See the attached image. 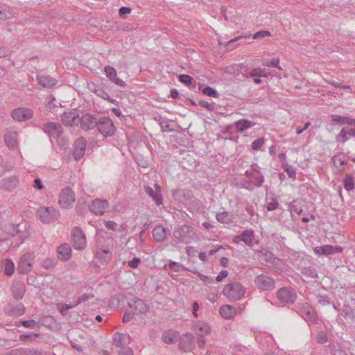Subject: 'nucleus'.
<instances>
[{
	"label": "nucleus",
	"instance_id": "53",
	"mask_svg": "<svg viewBox=\"0 0 355 355\" xmlns=\"http://www.w3.org/2000/svg\"><path fill=\"white\" fill-rule=\"evenodd\" d=\"M228 275L227 270H223L220 272L218 275L216 277L217 282H221L224 278H225Z\"/></svg>",
	"mask_w": 355,
	"mask_h": 355
},
{
	"label": "nucleus",
	"instance_id": "27",
	"mask_svg": "<svg viewBox=\"0 0 355 355\" xmlns=\"http://www.w3.org/2000/svg\"><path fill=\"white\" fill-rule=\"evenodd\" d=\"M153 236L155 241H163L167 236L166 230L163 226L159 225L153 229Z\"/></svg>",
	"mask_w": 355,
	"mask_h": 355
},
{
	"label": "nucleus",
	"instance_id": "28",
	"mask_svg": "<svg viewBox=\"0 0 355 355\" xmlns=\"http://www.w3.org/2000/svg\"><path fill=\"white\" fill-rule=\"evenodd\" d=\"M334 171L336 173H340L344 171V165L345 160L344 157L340 155H335L333 157Z\"/></svg>",
	"mask_w": 355,
	"mask_h": 355
},
{
	"label": "nucleus",
	"instance_id": "37",
	"mask_svg": "<svg viewBox=\"0 0 355 355\" xmlns=\"http://www.w3.org/2000/svg\"><path fill=\"white\" fill-rule=\"evenodd\" d=\"M218 221L223 223H229L231 221V217L227 212H220L216 215Z\"/></svg>",
	"mask_w": 355,
	"mask_h": 355
},
{
	"label": "nucleus",
	"instance_id": "56",
	"mask_svg": "<svg viewBox=\"0 0 355 355\" xmlns=\"http://www.w3.org/2000/svg\"><path fill=\"white\" fill-rule=\"evenodd\" d=\"M186 252L189 256H196L197 250L193 246H189L186 249Z\"/></svg>",
	"mask_w": 355,
	"mask_h": 355
},
{
	"label": "nucleus",
	"instance_id": "9",
	"mask_svg": "<svg viewBox=\"0 0 355 355\" xmlns=\"http://www.w3.org/2000/svg\"><path fill=\"white\" fill-rule=\"evenodd\" d=\"M98 128L101 133L105 137H110L112 135L115 130V126L113 122L110 119H103L98 123Z\"/></svg>",
	"mask_w": 355,
	"mask_h": 355
},
{
	"label": "nucleus",
	"instance_id": "3",
	"mask_svg": "<svg viewBox=\"0 0 355 355\" xmlns=\"http://www.w3.org/2000/svg\"><path fill=\"white\" fill-rule=\"evenodd\" d=\"M35 255L32 250H28L21 253L17 262V271L19 274L26 275L29 273L33 267Z\"/></svg>",
	"mask_w": 355,
	"mask_h": 355
},
{
	"label": "nucleus",
	"instance_id": "58",
	"mask_svg": "<svg viewBox=\"0 0 355 355\" xmlns=\"http://www.w3.org/2000/svg\"><path fill=\"white\" fill-rule=\"evenodd\" d=\"M8 51L5 47H0V58L8 55Z\"/></svg>",
	"mask_w": 355,
	"mask_h": 355
},
{
	"label": "nucleus",
	"instance_id": "57",
	"mask_svg": "<svg viewBox=\"0 0 355 355\" xmlns=\"http://www.w3.org/2000/svg\"><path fill=\"white\" fill-rule=\"evenodd\" d=\"M105 226L109 230H116L117 225L114 221H105Z\"/></svg>",
	"mask_w": 355,
	"mask_h": 355
},
{
	"label": "nucleus",
	"instance_id": "30",
	"mask_svg": "<svg viewBox=\"0 0 355 355\" xmlns=\"http://www.w3.org/2000/svg\"><path fill=\"white\" fill-rule=\"evenodd\" d=\"M15 270V265L11 259H6L4 261V274L6 276H11Z\"/></svg>",
	"mask_w": 355,
	"mask_h": 355
},
{
	"label": "nucleus",
	"instance_id": "45",
	"mask_svg": "<svg viewBox=\"0 0 355 355\" xmlns=\"http://www.w3.org/2000/svg\"><path fill=\"white\" fill-rule=\"evenodd\" d=\"M21 355H41V354L33 349H22L20 352Z\"/></svg>",
	"mask_w": 355,
	"mask_h": 355
},
{
	"label": "nucleus",
	"instance_id": "4",
	"mask_svg": "<svg viewBox=\"0 0 355 355\" xmlns=\"http://www.w3.org/2000/svg\"><path fill=\"white\" fill-rule=\"evenodd\" d=\"M223 293L230 301H237L244 296L245 288L239 282L230 283L223 288Z\"/></svg>",
	"mask_w": 355,
	"mask_h": 355
},
{
	"label": "nucleus",
	"instance_id": "43",
	"mask_svg": "<svg viewBox=\"0 0 355 355\" xmlns=\"http://www.w3.org/2000/svg\"><path fill=\"white\" fill-rule=\"evenodd\" d=\"M263 144H264L263 138L257 139L252 142V148L254 150H257L263 145Z\"/></svg>",
	"mask_w": 355,
	"mask_h": 355
},
{
	"label": "nucleus",
	"instance_id": "25",
	"mask_svg": "<svg viewBox=\"0 0 355 355\" xmlns=\"http://www.w3.org/2000/svg\"><path fill=\"white\" fill-rule=\"evenodd\" d=\"M180 335L178 331H168L164 333L162 340L166 344H173L179 340Z\"/></svg>",
	"mask_w": 355,
	"mask_h": 355
},
{
	"label": "nucleus",
	"instance_id": "51",
	"mask_svg": "<svg viewBox=\"0 0 355 355\" xmlns=\"http://www.w3.org/2000/svg\"><path fill=\"white\" fill-rule=\"evenodd\" d=\"M12 13L10 11L0 10V19H6L11 17Z\"/></svg>",
	"mask_w": 355,
	"mask_h": 355
},
{
	"label": "nucleus",
	"instance_id": "19",
	"mask_svg": "<svg viewBox=\"0 0 355 355\" xmlns=\"http://www.w3.org/2000/svg\"><path fill=\"white\" fill-rule=\"evenodd\" d=\"M104 72L107 76V78L114 84L121 86L124 87L125 86V83L122 79L119 78L117 76V72L116 69L110 66H106L104 68Z\"/></svg>",
	"mask_w": 355,
	"mask_h": 355
},
{
	"label": "nucleus",
	"instance_id": "2",
	"mask_svg": "<svg viewBox=\"0 0 355 355\" xmlns=\"http://www.w3.org/2000/svg\"><path fill=\"white\" fill-rule=\"evenodd\" d=\"M79 122H80L81 128L85 130L93 129L97 125L96 119L91 114L83 115L80 120L79 114L76 110L68 113V124L76 125Z\"/></svg>",
	"mask_w": 355,
	"mask_h": 355
},
{
	"label": "nucleus",
	"instance_id": "1",
	"mask_svg": "<svg viewBox=\"0 0 355 355\" xmlns=\"http://www.w3.org/2000/svg\"><path fill=\"white\" fill-rule=\"evenodd\" d=\"M44 132L48 135L52 144L56 143L64 152L67 150V139L62 126L58 123L49 122L44 124Z\"/></svg>",
	"mask_w": 355,
	"mask_h": 355
},
{
	"label": "nucleus",
	"instance_id": "33",
	"mask_svg": "<svg viewBox=\"0 0 355 355\" xmlns=\"http://www.w3.org/2000/svg\"><path fill=\"white\" fill-rule=\"evenodd\" d=\"M58 259L61 261L67 260V243H62L58 247Z\"/></svg>",
	"mask_w": 355,
	"mask_h": 355
},
{
	"label": "nucleus",
	"instance_id": "46",
	"mask_svg": "<svg viewBox=\"0 0 355 355\" xmlns=\"http://www.w3.org/2000/svg\"><path fill=\"white\" fill-rule=\"evenodd\" d=\"M95 93L98 96L101 97L102 98H103L105 100H107V101H109L110 102H113V101L112 99H110L108 94L106 92H105V91H103V90H102L101 89H98L95 91Z\"/></svg>",
	"mask_w": 355,
	"mask_h": 355
},
{
	"label": "nucleus",
	"instance_id": "64",
	"mask_svg": "<svg viewBox=\"0 0 355 355\" xmlns=\"http://www.w3.org/2000/svg\"><path fill=\"white\" fill-rule=\"evenodd\" d=\"M227 263H228V259H227V258L223 257V258H222V259H220V264H221L222 266H227Z\"/></svg>",
	"mask_w": 355,
	"mask_h": 355
},
{
	"label": "nucleus",
	"instance_id": "12",
	"mask_svg": "<svg viewBox=\"0 0 355 355\" xmlns=\"http://www.w3.org/2000/svg\"><path fill=\"white\" fill-rule=\"evenodd\" d=\"M108 208V202L105 200L96 199L92 201L89 209L96 215L101 216L104 214Z\"/></svg>",
	"mask_w": 355,
	"mask_h": 355
},
{
	"label": "nucleus",
	"instance_id": "29",
	"mask_svg": "<svg viewBox=\"0 0 355 355\" xmlns=\"http://www.w3.org/2000/svg\"><path fill=\"white\" fill-rule=\"evenodd\" d=\"M195 331L199 336H204L209 334L211 329L208 324L199 322L195 325Z\"/></svg>",
	"mask_w": 355,
	"mask_h": 355
},
{
	"label": "nucleus",
	"instance_id": "55",
	"mask_svg": "<svg viewBox=\"0 0 355 355\" xmlns=\"http://www.w3.org/2000/svg\"><path fill=\"white\" fill-rule=\"evenodd\" d=\"M58 309L62 315H67V304H58Z\"/></svg>",
	"mask_w": 355,
	"mask_h": 355
},
{
	"label": "nucleus",
	"instance_id": "26",
	"mask_svg": "<svg viewBox=\"0 0 355 355\" xmlns=\"http://www.w3.org/2000/svg\"><path fill=\"white\" fill-rule=\"evenodd\" d=\"M38 83L44 88H51L55 85L56 80L47 76H38Z\"/></svg>",
	"mask_w": 355,
	"mask_h": 355
},
{
	"label": "nucleus",
	"instance_id": "31",
	"mask_svg": "<svg viewBox=\"0 0 355 355\" xmlns=\"http://www.w3.org/2000/svg\"><path fill=\"white\" fill-rule=\"evenodd\" d=\"M270 73L268 72L264 69L257 67L253 69L250 73L249 76L250 77H263L267 78L268 77Z\"/></svg>",
	"mask_w": 355,
	"mask_h": 355
},
{
	"label": "nucleus",
	"instance_id": "40",
	"mask_svg": "<svg viewBox=\"0 0 355 355\" xmlns=\"http://www.w3.org/2000/svg\"><path fill=\"white\" fill-rule=\"evenodd\" d=\"M179 80L187 85H190L193 83V78L189 75H180Z\"/></svg>",
	"mask_w": 355,
	"mask_h": 355
},
{
	"label": "nucleus",
	"instance_id": "20",
	"mask_svg": "<svg viewBox=\"0 0 355 355\" xmlns=\"http://www.w3.org/2000/svg\"><path fill=\"white\" fill-rule=\"evenodd\" d=\"M25 306L21 303L9 304L5 309V312L10 316H20L25 313Z\"/></svg>",
	"mask_w": 355,
	"mask_h": 355
},
{
	"label": "nucleus",
	"instance_id": "24",
	"mask_svg": "<svg viewBox=\"0 0 355 355\" xmlns=\"http://www.w3.org/2000/svg\"><path fill=\"white\" fill-rule=\"evenodd\" d=\"M332 122L340 125H355V119H350L347 116H343L338 114H331Z\"/></svg>",
	"mask_w": 355,
	"mask_h": 355
},
{
	"label": "nucleus",
	"instance_id": "15",
	"mask_svg": "<svg viewBox=\"0 0 355 355\" xmlns=\"http://www.w3.org/2000/svg\"><path fill=\"white\" fill-rule=\"evenodd\" d=\"M254 282L259 288L263 290H271L275 287L273 279L264 275L257 276Z\"/></svg>",
	"mask_w": 355,
	"mask_h": 355
},
{
	"label": "nucleus",
	"instance_id": "5",
	"mask_svg": "<svg viewBox=\"0 0 355 355\" xmlns=\"http://www.w3.org/2000/svg\"><path fill=\"white\" fill-rule=\"evenodd\" d=\"M37 217L43 223H51L60 217L59 211L53 207H41L36 212Z\"/></svg>",
	"mask_w": 355,
	"mask_h": 355
},
{
	"label": "nucleus",
	"instance_id": "7",
	"mask_svg": "<svg viewBox=\"0 0 355 355\" xmlns=\"http://www.w3.org/2000/svg\"><path fill=\"white\" fill-rule=\"evenodd\" d=\"M33 115V111L26 107H17L12 110L11 116L13 120L19 122L26 121Z\"/></svg>",
	"mask_w": 355,
	"mask_h": 355
},
{
	"label": "nucleus",
	"instance_id": "44",
	"mask_svg": "<svg viewBox=\"0 0 355 355\" xmlns=\"http://www.w3.org/2000/svg\"><path fill=\"white\" fill-rule=\"evenodd\" d=\"M202 93L207 96L216 97L217 96L216 91L210 87H207L204 88L202 90Z\"/></svg>",
	"mask_w": 355,
	"mask_h": 355
},
{
	"label": "nucleus",
	"instance_id": "49",
	"mask_svg": "<svg viewBox=\"0 0 355 355\" xmlns=\"http://www.w3.org/2000/svg\"><path fill=\"white\" fill-rule=\"evenodd\" d=\"M278 202L276 200H272L267 205V209L269 211L275 210L277 208Z\"/></svg>",
	"mask_w": 355,
	"mask_h": 355
},
{
	"label": "nucleus",
	"instance_id": "8",
	"mask_svg": "<svg viewBox=\"0 0 355 355\" xmlns=\"http://www.w3.org/2000/svg\"><path fill=\"white\" fill-rule=\"evenodd\" d=\"M192 234V230L187 225L180 226L173 232L174 236L179 241L184 243L190 242Z\"/></svg>",
	"mask_w": 355,
	"mask_h": 355
},
{
	"label": "nucleus",
	"instance_id": "47",
	"mask_svg": "<svg viewBox=\"0 0 355 355\" xmlns=\"http://www.w3.org/2000/svg\"><path fill=\"white\" fill-rule=\"evenodd\" d=\"M33 187L38 190H42L44 188V184L39 178L34 180Z\"/></svg>",
	"mask_w": 355,
	"mask_h": 355
},
{
	"label": "nucleus",
	"instance_id": "48",
	"mask_svg": "<svg viewBox=\"0 0 355 355\" xmlns=\"http://www.w3.org/2000/svg\"><path fill=\"white\" fill-rule=\"evenodd\" d=\"M140 259L135 257L132 260L128 262L130 267L137 268L140 263Z\"/></svg>",
	"mask_w": 355,
	"mask_h": 355
},
{
	"label": "nucleus",
	"instance_id": "42",
	"mask_svg": "<svg viewBox=\"0 0 355 355\" xmlns=\"http://www.w3.org/2000/svg\"><path fill=\"white\" fill-rule=\"evenodd\" d=\"M348 136L346 128H343L338 134V139L342 143H345L348 140Z\"/></svg>",
	"mask_w": 355,
	"mask_h": 355
},
{
	"label": "nucleus",
	"instance_id": "39",
	"mask_svg": "<svg viewBox=\"0 0 355 355\" xmlns=\"http://www.w3.org/2000/svg\"><path fill=\"white\" fill-rule=\"evenodd\" d=\"M283 168L290 178L293 180L295 179L296 172L293 168L289 166L288 164H283Z\"/></svg>",
	"mask_w": 355,
	"mask_h": 355
},
{
	"label": "nucleus",
	"instance_id": "11",
	"mask_svg": "<svg viewBox=\"0 0 355 355\" xmlns=\"http://www.w3.org/2000/svg\"><path fill=\"white\" fill-rule=\"evenodd\" d=\"M96 258L105 263L111 261L112 257V247L110 244L103 245L98 248L96 252Z\"/></svg>",
	"mask_w": 355,
	"mask_h": 355
},
{
	"label": "nucleus",
	"instance_id": "62",
	"mask_svg": "<svg viewBox=\"0 0 355 355\" xmlns=\"http://www.w3.org/2000/svg\"><path fill=\"white\" fill-rule=\"evenodd\" d=\"M347 135L355 137V128L347 129Z\"/></svg>",
	"mask_w": 355,
	"mask_h": 355
},
{
	"label": "nucleus",
	"instance_id": "21",
	"mask_svg": "<svg viewBox=\"0 0 355 355\" xmlns=\"http://www.w3.org/2000/svg\"><path fill=\"white\" fill-rule=\"evenodd\" d=\"M11 290L13 297L19 300L24 297L26 292V286L22 281H16L12 284Z\"/></svg>",
	"mask_w": 355,
	"mask_h": 355
},
{
	"label": "nucleus",
	"instance_id": "41",
	"mask_svg": "<svg viewBox=\"0 0 355 355\" xmlns=\"http://www.w3.org/2000/svg\"><path fill=\"white\" fill-rule=\"evenodd\" d=\"M269 36H270V33L269 31H262L257 32L254 34H253L252 38L254 40H257V39H261V38H264L266 37H269Z\"/></svg>",
	"mask_w": 355,
	"mask_h": 355
},
{
	"label": "nucleus",
	"instance_id": "32",
	"mask_svg": "<svg viewBox=\"0 0 355 355\" xmlns=\"http://www.w3.org/2000/svg\"><path fill=\"white\" fill-rule=\"evenodd\" d=\"M252 125L251 121L245 119H241L236 121L235 127L239 132H243Z\"/></svg>",
	"mask_w": 355,
	"mask_h": 355
},
{
	"label": "nucleus",
	"instance_id": "17",
	"mask_svg": "<svg viewBox=\"0 0 355 355\" xmlns=\"http://www.w3.org/2000/svg\"><path fill=\"white\" fill-rule=\"evenodd\" d=\"M145 191L152 198L156 205H159L162 204L163 201L160 185L156 184L155 185V190L150 187H146Z\"/></svg>",
	"mask_w": 355,
	"mask_h": 355
},
{
	"label": "nucleus",
	"instance_id": "52",
	"mask_svg": "<svg viewBox=\"0 0 355 355\" xmlns=\"http://www.w3.org/2000/svg\"><path fill=\"white\" fill-rule=\"evenodd\" d=\"M21 323L26 327L33 328L35 326L36 322L33 320H23L21 322Z\"/></svg>",
	"mask_w": 355,
	"mask_h": 355
},
{
	"label": "nucleus",
	"instance_id": "36",
	"mask_svg": "<svg viewBox=\"0 0 355 355\" xmlns=\"http://www.w3.org/2000/svg\"><path fill=\"white\" fill-rule=\"evenodd\" d=\"M58 203L62 208H67V188L62 189L59 196Z\"/></svg>",
	"mask_w": 355,
	"mask_h": 355
},
{
	"label": "nucleus",
	"instance_id": "38",
	"mask_svg": "<svg viewBox=\"0 0 355 355\" xmlns=\"http://www.w3.org/2000/svg\"><path fill=\"white\" fill-rule=\"evenodd\" d=\"M279 58H273L268 62L263 64L264 66L268 67H275L278 69H282L281 67L279 66Z\"/></svg>",
	"mask_w": 355,
	"mask_h": 355
},
{
	"label": "nucleus",
	"instance_id": "23",
	"mask_svg": "<svg viewBox=\"0 0 355 355\" xmlns=\"http://www.w3.org/2000/svg\"><path fill=\"white\" fill-rule=\"evenodd\" d=\"M219 313L224 319L230 320L234 317L236 311L234 306L225 304L219 309Z\"/></svg>",
	"mask_w": 355,
	"mask_h": 355
},
{
	"label": "nucleus",
	"instance_id": "54",
	"mask_svg": "<svg viewBox=\"0 0 355 355\" xmlns=\"http://www.w3.org/2000/svg\"><path fill=\"white\" fill-rule=\"evenodd\" d=\"M132 10L131 8H128V7H121L119 10V13L120 15V16H123L124 15H128V14H130Z\"/></svg>",
	"mask_w": 355,
	"mask_h": 355
},
{
	"label": "nucleus",
	"instance_id": "50",
	"mask_svg": "<svg viewBox=\"0 0 355 355\" xmlns=\"http://www.w3.org/2000/svg\"><path fill=\"white\" fill-rule=\"evenodd\" d=\"M169 268L174 271H180L183 268V266L178 263L172 262L169 264Z\"/></svg>",
	"mask_w": 355,
	"mask_h": 355
},
{
	"label": "nucleus",
	"instance_id": "18",
	"mask_svg": "<svg viewBox=\"0 0 355 355\" xmlns=\"http://www.w3.org/2000/svg\"><path fill=\"white\" fill-rule=\"evenodd\" d=\"M18 139V132L14 128L7 129L4 135V140L6 146L9 148H14L17 146Z\"/></svg>",
	"mask_w": 355,
	"mask_h": 355
},
{
	"label": "nucleus",
	"instance_id": "61",
	"mask_svg": "<svg viewBox=\"0 0 355 355\" xmlns=\"http://www.w3.org/2000/svg\"><path fill=\"white\" fill-rule=\"evenodd\" d=\"M67 196H68V201H69V200L74 201L75 200V195L73 192L68 191Z\"/></svg>",
	"mask_w": 355,
	"mask_h": 355
},
{
	"label": "nucleus",
	"instance_id": "16",
	"mask_svg": "<svg viewBox=\"0 0 355 355\" xmlns=\"http://www.w3.org/2000/svg\"><path fill=\"white\" fill-rule=\"evenodd\" d=\"M277 296L284 303L293 302L296 298L295 293L288 288H282L279 290Z\"/></svg>",
	"mask_w": 355,
	"mask_h": 355
},
{
	"label": "nucleus",
	"instance_id": "60",
	"mask_svg": "<svg viewBox=\"0 0 355 355\" xmlns=\"http://www.w3.org/2000/svg\"><path fill=\"white\" fill-rule=\"evenodd\" d=\"M327 340V337L326 334H322L320 338H318V342L321 343H324Z\"/></svg>",
	"mask_w": 355,
	"mask_h": 355
},
{
	"label": "nucleus",
	"instance_id": "10",
	"mask_svg": "<svg viewBox=\"0 0 355 355\" xmlns=\"http://www.w3.org/2000/svg\"><path fill=\"white\" fill-rule=\"evenodd\" d=\"M313 251L316 254L321 256L341 253L343 251V249L340 246L324 245L322 246L315 247Z\"/></svg>",
	"mask_w": 355,
	"mask_h": 355
},
{
	"label": "nucleus",
	"instance_id": "6",
	"mask_svg": "<svg viewBox=\"0 0 355 355\" xmlns=\"http://www.w3.org/2000/svg\"><path fill=\"white\" fill-rule=\"evenodd\" d=\"M71 243L73 247L76 250H82L85 248L87 242L86 238L83 231L75 227L71 231Z\"/></svg>",
	"mask_w": 355,
	"mask_h": 355
},
{
	"label": "nucleus",
	"instance_id": "13",
	"mask_svg": "<svg viewBox=\"0 0 355 355\" xmlns=\"http://www.w3.org/2000/svg\"><path fill=\"white\" fill-rule=\"evenodd\" d=\"M85 148L86 142L84 139L79 138L76 139L72 148V155L76 160H78L83 157Z\"/></svg>",
	"mask_w": 355,
	"mask_h": 355
},
{
	"label": "nucleus",
	"instance_id": "59",
	"mask_svg": "<svg viewBox=\"0 0 355 355\" xmlns=\"http://www.w3.org/2000/svg\"><path fill=\"white\" fill-rule=\"evenodd\" d=\"M200 104L202 107H204L207 108V110H213V105H212L211 103H208V102H205V101H203V102H200Z\"/></svg>",
	"mask_w": 355,
	"mask_h": 355
},
{
	"label": "nucleus",
	"instance_id": "63",
	"mask_svg": "<svg viewBox=\"0 0 355 355\" xmlns=\"http://www.w3.org/2000/svg\"><path fill=\"white\" fill-rule=\"evenodd\" d=\"M242 37L248 38V37H249V36H248V35H241V36H238V37H235V38H234V39L231 40H230V41H229L228 42H229V43H232V42H235V41L239 40V39H241V38H242Z\"/></svg>",
	"mask_w": 355,
	"mask_h": 355
},
{
	"label": "nucleus",
	"instance_id": "14",
	"mask_svg": "<svg viewBox=\"0 0 355 355\" xmlns=\"http://www.w3.org/2000/svg\"><path fill=\"white\" fill-rule=\"evenodd\" d=\"M233 241L235 243L242 241L249 246H253L258 243V240L255 238L253 232L250 230L245 231L241 236L234 237Z\"/></svg>",
	"mask_w": 355,
	"mask_h": 355
},
{
	"label": "nucleus",
	"instance_id": "35",
	"mask_svg": "<svg viewBox=\"0 0 355 355\" xmlns=\"http://www.w3.org/2000/svg\"><path fill=\"white\" fill-rule=\"evenodd\" d=\"M55 263L56 261L55 259L46 258L41 263V266L44 269L49 270L53 268L55 266Z\"/></svg>",
	"mask_w": 355,
	"mask_h": 355
},
{
	"label": "nucleus",
	"instance_id": "22",
	"mask_svg": "<svg viewBox=\"0 0 355 355\" xmlns=\"http://www.w3.org/2000/svg\"><path fill=\"white\" fill-rule=\"evenodd\" d=\"M19 183L18 178L15 176L4 178L1 182V187L8 191L14 190Z\"/></svg>",
	"mask_w": 355,
	"mask_h": 355
},
{
	"label": "nucleus",
	"instance_id": "34",
	"mask_svg": "<svg viewBox=\"0 0 355 355\" xmlns=\"http://www.w3.org/2000/svg\"><path fill=\"white\" fill-rule=\"evenodd\" d=\"M344 187L347 191H351L354 188V181L352 175H347L343 180Z\"/></svg>",
	"mask_w": 355,
	"mask_h": 355
}]
</instances>
